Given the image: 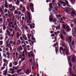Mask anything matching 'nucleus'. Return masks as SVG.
I'll list each match as a JSON object with an SVG mask.
<instances>
[{"label":"nucleus","instance_id":"obj_1","mask_svg":"<svg viewBox=\"0 0 76 76\" xmlns=\"http://www.w3.org/2000/svg\"><path fill=\"white\" fill-rule=\"evenodd\" d=\"M57 19L56 18H50V22H53V23H56L57 22Z\"/></svg>","mask_w":76,"mask_h":76},{"label":"nucleus","instance_id":"obj_2","mask_svg":"<svg viewBox=\"0 0 76 76\" xmlns=\"http://www.w3.org/2000/svg\"><path fill=\"white\" fill-rule=\"evenodd\" d=\"M27 16H28V18L29 19V20H32V15L31 14V13L29 12V11H27Z\"/></svg>","mask_w":76,"mask_h":76},{"label":"nucleus","instance_id":"obj_3","mask_svg":"<svg viewBox=\"0 0 76 76\" xmlns=\"http://www.w3.org/2000/svg\"><path fill=\"white\" fill-rule=\"evenodd\" d=\"M24 50L23 52L22 53V57H24L25 56V53H26V55H27V50L26 48L23 49Z\"/></svg>","mask_w":76,"mask_h":76},{"label":"nucleus","instance_id":"obj_4","mask_svg":"<svg viewBox=\"0 0 76 76\" xmlns=\"http://www.w3.org/2000/svg\"><path fill=\"white\" fill-rule=\"evenodd\" d=\"M72 37L69 36H68L67 39L69 42L71 43V42H72Z\"/></svg>","mask_w":76,"mask_h":76},{"label":"nucleus","instance_id":"obj_5","mask_svg":"<svg viewBox=\"0 0 76 76\" xmlns=\"http://www.w3.org/2000/svg\"><path fill=\"white\" fill-rule=\"evenodd\" d=\"M7 33H5V35L6 36H7V35H8L10 37H11V36L10 35V32L9 30H7L6 31Z\"/></svg>","mask_w":76,"mask_h":76},{"label":"nucleus","instance_id":"obj_6","mask_svg":"<svg viewBox=\"0 0 76 76\" xmlns=\"http://www.w3.org/2000/svg\"><path fill=\"white\" fill-rule=\"evenodd\" d=\"M30 53H31V54H30ZM28 55L29 56V57H31V56L32 57L34 58L35 57V56L33 55V54H32V51H31L30 52H28Z\"/></svg>","mask_w":76,"mask_h":76},{"label":"nucleus","instance_id":"obj_7","mask_svg":"<svg viewBox=\"0 0 76 76\" xmlns=\"http://www.w3.org/2000/svg\"><path fill=\"white\" fill-rule=\"evenodd\" d=\"M53 12L54 11H57L58 10H60V7H55L53 9Z\"/></svg>","mask_w":76,"mask_h":76},{"label":"nucleus","instance_id":"obj_8","mask_svg":"<svg viewBox=\"0 0 76 76\" xmlns=\"http://www.w3.org/2000/svg\"><path fill=\"white\" fill-rule=\"evenodd\" d=\"M16 1V0H14V1L15 2V4H16V5H17L18 6L19 5V4H20V1L19 0H17Z\"/></svg>","mask_w":76,"mask_h":76},{"label":"nucleus","instance_id":"obj_9","mask_svg":"<svg viewBox=\"0 0 76 76\" xmlns=\"http://www.w3.org/2000/svg\"><path fill=\"white\" fill-rule=\"evenodd\" d=\"M21 37L22 36V34H19V32H17V35H16V37L17 38L19 39V37Z\"/></svg>","mask_w":76,"mask_h":76},{"label":"nucleus","instance_id":"obj_10","mask_svg":"<svg viewBox=\"0 0 76 76\" xmlns=\"http://www.w3.org/2000/svg\"><path fill=\"white\" fill-rule=\"evenodd\" d=\"M30 28L31 29H32V28H35V24L34 23H33L32 24H31L30 25Z\"/></svg>","mask_w":76,"mask_h":76},{"label":"nucleus","instance_id":"obj_11","mask_svg":"<svg viewBox=\"0 0 76 76\" xmlns=\"http://www.w3.org/2000/svg\"><path fill=\"white\" fill-rule=\"evenodd\" d=\"M14 21H13V22L12 21H10L9 23H8V26H9V27H10L11 26H12V25L13 24V22Z\"/></svg>","mask_w":76,"mask_h":76},{"label":"nucleus","instance_id":"obj_12","mask_svg":"<svg viewBox=\"0 0 76 76\" xmlns=\"http://www.w3.org/2000/svg\"><path fill=\"white\" fill-rule=\"evenodd\" d=\"M9 44L10 45H11V44H13V45H16V42H13V41L11 40V41H10V43Z\"/></svg>","mask_w":76,"mask_h":76},{"label":"nucleus","instance_id":"obj_13","mask_svg":"<svg viewBox=\"0 0 76 76\" xmlns=\"http://www.w3.org/2000/svg\"><path fill=\"white\" fill-rule=\"evenodd\" d=\"M21 10L22 13H25L26 11V9H25V7H23V10H22V9H21V10Z\"/></svg>","mask_w":76,"mask_h":76},{"label":"nucleus","instance_id":"obj_14","mask_svg":"<svg viewBox=\"0 0 76 76\" xmlns=\"http://www.w3.org/2000/svg\"><path fill=\"white\" fill-rule=\"evenodd\" d=\"M7 58L8 59H9V58H10V60H12V55H11L10 56V55H7Z\"/></svg>","mask_w":76,"mask_h":76},{"label":"nucleus","instance_id":"obj_15","mask_svg":"<svg viewBox=\"0 0 76 76\" xmlns=\"http://www.w3.org/2000/svg\"><path fill=\"white\" fill-rule=\"evenodd\" d=\"M3 74V75H4V76H6L7 74V70H5Z\"/></svg>","mask_w":76,"mask_h":76},{"label":"nucleus","instance_id":"obj_16","mask_svg":"<svg viewBox=\"0 0 76 76\" xmlns=\"http://www.w3.org/2000/svg\"><path fill=\"white\" fill-rule=\"evenodd\" d=\"M20 43H21V41L20 40H18L17 42V45H20Z\"/></svg>","mask_w":76,"mask_h":76},{"label":"nucleus","instance_id":"obj_17","mask_svg":"<svg viewBox=\"0 0 76 76\" xmlns=\"http://www.w3.org/2000/svg\"><path fill=\"white\" fill-rule=\"evenodd\" d=\"M23 38H24L25 39V40L26 41L27 40V38H26V35H22Z\"/></svg>","mask_w":76,"mask_h":76},{"label":"nucleus","instance_id":"obj_18","mask_svg":"<svg viewBox=\"0 0 76 76\" xmlns=\"http://www.w3.org/2000/svg\"><path fill=\"white\" fill-rule=\"evenodd\" d=\"M18 50L19 51H22L23 50V48H22V46L20 45L18 48Z\"/></svg>","mask_w":76,"mask_h":76},{"label":"nucleus","instance_id":"obj_19","mask_svg":"<svg viewBox=\"0 0 76 76\" xmlns=\"http://www.w3.org/2000/svg\"><path fill=\"white\" fill-rule=\"evenodd\" d=\"M65 50H66V54H67L69 52V49L67 48L66 47L65 48Z\"/></svg>","mask_w":76,"mask_h":76},{"label":"nucleus","instance_id":"obj_20","mask_svg":"<svg viewBox=\"0 0 76 76\" xmlns=\"http://www.w3.org/2000/svg\"><path fill=\"white\" fill-rule=\"evenodd\" d=\"M59 50L60 51V52H61V50L62 51H65V49H63V48L61 47H60V48H59Z\"/></svg>","mask_w":76,"mask_h":76},{"label":"nucleus","instance_id":"obj_21","mask_svg":"<svg viewBox=\"0 0 76 76\" xmlns=\"http://www.w3.org/2000/svg\"><path fill=\"white\" fill-rule=\"evenodd\" d=\"M29 4L30 8H31V7H34V4H32V3H29Z\"/></svg>","mask_w":76,"mask_h":76},{"label":"nucleus","instance_id":"obj_22","mask_svg":"<svg viewBox=\"0 0 76 76\" xmlns=\"http://www.w3.org/2000/svg\"><path fill=\"white\" fill-rule=\"evenodd\" d=\"M23 27L25 29H26V30H27L28 29H29V28H28V26H25L24 25H23Z\"/></svg>","mask_w":76,"mask_h":76},{"label":"nucleus","instance_id":"obj_23","mask_svg":"<svg viewBox=\"0 0 76 76\" xmlns=\"http://www.w3.org/2000/svg\"><path fill=\"white\" fill-rule=\"evenodd\" d=\"M27 20L26 21V23H30V22H31V20H29V18H28V19H27Z\"/></svg>","mask_w":76,"mask_h":76},{"label":"nucleus","instance_id":"obj_24","mask_svg":"<svg viewBox=\"0 0 76 76\" xmlns=\"http://www.w3.org/2000/svg\"><path fill=\"white\" fill-rule=\"evenodd\" d=\"M23 5L21 4H20V10H21V9L23 8Z\"/></svg>","mask_w":76,"mask_h":76},{"label":"nucleus","instance_id":"obj_25","mask_svg":"<svg viewBox=\"0 0 76 76\" xmlns=\"http://www.w3.org/2000/svg\"><path fill=\"white\" fill-rule=\"evenodd\" d=\"M3 23V18H0V24H2Z\"/></svg>","mask_w":76,"mask_h":76},{"label":"nucleus","instance_id":"obj_26","mask_svg":"<svg viewBox=\"0 0 76 76\" xmlns=\"http://www.w3.org/2000/svg\"><path fill=\"white\" fill-rule=\"evenodd\" d=\"M3 60L4 63H8V61L6 60V59H4Z\"/></svg>","mask_w":76,"mask_h":76},{"label":"nucleus","instance_id":"obj_27","mask_svg":"<svg viewBox=\"0 0 76 76\" xmlns=\"http://www.w3.org/2000/svg\"><path fill=\"white\" fill-rule=\"evenodd\" d=\"M18 10H15L14 12V15H18Z\"/></svg>","mask_w":76,"mask_h":76},{"label":"nucleus","instance_id":"obj_28","mask_svg":"<svg viewBox=\"0 0 76 76\" xmlns=\"http://www.w3.org/2000/svg\"><path fill=\"white\" fill-rule=\"evenodd\" d=\"M66 29L67 32H69L70 31V27H66Z\"/></svg>","mask_w":76,"mask_h":76},{"label":"nucleus","instance_id":"obj_29","mask_svg":"<svg viewBox=\"0 0 76 76\" xmlns=\"http://www.w3.org/2000/svg\"><path fill=\"white\" fill-rule=\"evenodd\" d=\"M26 74L27 75H29V69H28L27 70V71L26 72Z\"/></svg>","mask_w":76,"mask_h":76},{"label":"nucleus","instance_id":"obj_30","mask_svg":"<svg viewBox=\"0 0 76 76\" xmlns=\"http://www.w3.org/2000/svg\"><path fill=\"white\" fill-rule=\"evenodd\" d=\"M10 46H11V45H10V44H7L6 45V47L8 48H9V47H10Z\"/></svg>","mask_w":76,"mask_h":76},{"label":"nucleus","instance_id":"obj_31","mask_svg":"<svg viewBox=\"0 0 76 76\" xmlns=\"http://www.w3.org/2000/svg\"><path fill=\"white\" fill-rule=\"evenodd\" d=\"M4 6L5 8H7V9H8V5H7V3H6L5 4H4Z\"/></svg>","mask_w":76,"mask_h":76},{"label":"nucleus","instance_id":"obj_32","mask_svg":"<svg viewBox=\"0 0 76 76\" xmlns=\"http://www.w3.org/2000/svg\"><path fill=\"white\" fill-rule=\"evenodd\" d=\"M9 10H8L7 9L5 8L4 10V13H7V12H9Z\"/></svg>","mask_w":76,"mask_h":76},{"label":"nucleus","instance_id":"obj_33","mask_svg":"<svg viewBox=\"0 0 76 76\" xmlns=\"http://www.w3.org/2000/svg\"><path fill=\"white\" fill-rule=\"evenodd\" d=\"M72 14L76 15V12L75 11H73L72 12Z\"/></svg>","mask_w":76,"mask_h":76},{"label":"nucleus","instance_id":"obj_34","mask_svg":"<svg viewBox=\"0 0 76 76\" xmlns=\"http://www.w3.org/2000/svg\"><path fill=\"white\" fill-rule=\"evenodd\" d=\"M60 3H62V4H63V3H64V4L63 5V6H65L66 4L65 3H64V2L60 1Z\"/></svg>","mask_w":76,"mask_h":76},{"label":"nucleus","instance_id":"obj_35","mask_svg":"<svg viewBox=\"0 0 76 76\" xmlns=\"http://www.w3.org/2000/svg\"><path fill=\"white\" fill-rule=\"evenodd\" d=\"M8 16L9 18H11V15L10 14V11H9V10H8Z\"/></svg>","mask_w":76,"mask_h":76},{"label":"nucleus","instance_id":"obj_36","mask_svg":"<svg viewBox=\"0 0 76 76\" xmlns=\"http://www.w3.org/2000/svg\"><path fill=\"white\" fill-rule=\"evenodd\" d=\"M56 16L57 18H61V15H56Z\"/></svg>","mask_w":76,"mask_h":76},{"label":"nucleus","instance_id":"obj_37","mask_svg":"<svg viewBox=\"0 0 76 76\" xmlns=\"http://www.w3.org/2000/svg\"><path fill=\"white\" fill-rule=\"evenodd\" d=\"M13 66V64H12V63H10L9 64L10 67H12Z\"/></svg>","mask_w":76,"mask_h":76},{"label":"nucleus","instance_id":"obj_38","mask_svg":"<svg viewBox=\"0 0 76 76\" xmlns=\"http://www.w3.org/2000/svg\"><path fill=\"white\" fill-rule=\"evenodd\" d=\"M30 8L31 9L32 12H34V9L33 7H31V8Z\"/></svg>","mask_w":76,"mask_h":76},{"label":"nucleus","instance_id":"obj_39","mask_svg":"<svg viewBox=\"0 0 76 76\" xmlns=\"http://www.w3.org/2000/svg\"><path fill=\"white\" fill-rule=\"evenodd\" d=\"M53 15H51L49 16V21H50V19H53Z\"/></svg>","mask_w":76,"mask_h":76},{"label":"nucleus","instance_id":"obj_40","mask_svg":"<svg viewBox=\"0 0 76 76\" xmlns=\"http://www.w3.org/2000/svg\"><path fill=\"white\" fill-rule=\"evenodd\" d=\"M72 61L73 63H75V57H72Z\"/></svg>","mask_w":76,"mask_h":76},{"label":"nucleus","instance_id":"obj_41","mask_svg":"<svg viewBox=\"0 0 76 76\" xmlns=\"http://www.w3.org/2000/svg\"><path fill=\"white\" fill-rule=\"evenodd\" d=\"M59 28H60V23L59 24V26L56 27L57 29H58Z\"/></svg>","mask_w":76,"mask_h":76},{"label":"nucleus","instance_id":"obj_42","mask_svg":"<svg viewBox=\"0 0 76 76\" xmlns=\"http://www.w3.org/2000/svg\"><path fill=\"white\" fill-rule=\"evenodd\" d=\"M49 6H50V7H54V5H52V4L51 3H50L49 4Z\"/></svg>","mask_w":76,"mask_h":76},{"label":"nucleus","instance_id":"obj_43","mask_svg":"<svg viewBox=\"0 0 76 76\" xmlns=\"http://www.w3.org/2000/svg\"><path fill=\"white\" fill-rule=\"evenodd\" d=\"M61 39H62V40H63L64 38H63V36L62 34L61 35Z\"/></svg>","mask_w":76,"mask_h":76},{"label":"nucleus","instance_id":"obj_44","mask_svg":"<svg viewBox=\"0 0 76 76\" xmlns=\"http://www.w3.org/2000/svg\"><path fill=\"white\" fill-rule=\"evenodd\" d=\"M59 33H60V31H57L56 32H55V35H57V34H59Z\"/></svg>","mask_w":76,"mask_h":76},{"label":"nucleus","instance_id":"obj_45","mask_svg":"<svg viewBox=\"0 0 76 76\" xmlns=\"http://www.w3.org/2000/svg\"><path fill=\"white\" fill-rule=\"evenodd\" d=\"M22 70L21 69H18L17 70V73H19V72H21Z\"/></svg>","mask_w":76,"mask_h":76},{"label":"nucleus","instance_id":"obj_46","mask_svg":"<svg viewBox=\"0 0 76 76\" xmlns=\"http://www.w3.org/2000/svg\"><path fill=\"white\" fill-rule=\"evenodd\" d=\"M3 56L4 57V58H7V55L5 54H4L3 55Z\"/></svg>","mask_w":76,"mask_h":76},{"label":"nucleus","instance_id":"obj_47","mask_svg":"<svg viewBox=\"0 0 76 76\" xmlns=\"http://www.w3.org/2000/svg\"><path fill=\"white\" fill-rule=\"evenodd\" d=\"M74 44H75V41H74V40H73L72 41V42L71 43V45H73Z\"/></svg>","mask_w":76,"mask_h":76},{"label":"nucleus","instance_id":"obj_48","mask_svg":"<svg viewBox=\"0 0 76 76\" xmlns=\"http://www.w3.org/2000/svg\"><path fill=\"white\" fill-rule=\"evenodd\" d=\"M9 31L10 32H12V31H13V28H10L9 29Z\"/></svg>","mask_w":76,"mask_h":76},{"label":"nucleus","instance_id":"obj_49","mask_svg":"<svg viewBox=\"0 0 76 76\" xmlns=\"http://www.w3.org/2000/svg\"><path fill=\"white\" fill-rule=\"evenodd\" d=\"M0 12H1V13L3 12V10H2V8H1V7L0 8Z\"/></svg>","mask_w":76,"mask_h":76},{"label":"nucleus","instance_id":"obj_50","mask_svg":"<svg viewBox=\"0 0 76 76\" xmlns=\"http://www.w3.org/2000/svg\"><path fill=\"white\" fill-rule=\"evenodd\" d=\"M62 32L64 35H66V33L65 32V31H64V30H62Z\"/></svg>","mask_w":76,"mask_h":76},{"label":"nucleus","instance_id":"obj_51","mask_svg":"<svg viewBox=\"0 0 76 76\" xmlns=\"http://www.w3.org/2000/svg\"><path fill=\"white\" fill-rule=\"evenodd\" d=\"M6 54L7 55H10L11 54L9 52V51H8L7 52V53H6Z\"/></svg>","mask_w":76,"mask_h":76},{"label":"nucleus","instance_id":"obj_52","mask_svg":"<svg viewBox=\"0 0 76 76\" xmlns=\"http://www.w3.org/2000/svg\"><path fill=\"white\" fill-rule=\"evenodd\" d=\"M5 68H6L5 67H2L1 68V70H4V69Z\"/></svg>","mask_w":76,"mask_h":76},{"label":"nucleus","instance_id":"obj_53","mask_svg":"<svg viewBox=\"0 0 76 76\" xmlns=\"http://www.w3.org/2000/svg\"><path fill=\"white\" fill-rule=\"evenodd\" d=\"M33 40V41H34V42H35V39L34 37H32L31 38Z\"/></svg>","mask_w":76,"mask_h":76},{"label":"nucleus","instance_id":"obj_54","mask_svg":"<svg viewBox=\"0 0 76 76\" xmlns=\"http://www.w3.org/2000/svg\"><path fill=\"white\" fill-rule=\"evenodd\" d=\"M10 11L11 12H13V11L15 10H14L12 8L10 9Z\"/></svg>","mask_w":76,"mask_h":76},{"label":"nucleus","instance_id":"obj_55","mask_svg":"<svg viewBox=\"0 0 76 76\" xmlns=\"http://www.w3.org/2000/svg\"><path fill=\"white\" fill-rule=\"evenodd\" d=\"M0 43L1 44L0 45H3V41H0Z\"/></svg>","mask_w":76,"mask_h":76},{"label":"nucleus","instance_id":"obj_56","mask_svg":"<svg viewBox=\"0 0 76 76\" xmlns=\"http://www.w3.org/2000/svg\"><path fill=\"white\" fill-rule=\"evenodd\" d=\"M25 60V58L23 57V58H22L21 60V61H24V60Z\"/></svg>","mask_w":76,"mask_h":76},{"label":"nucleus","instance_id":"obj_57","mask_svg":"<svg viewBox=\"0 0 76 76\" xmlns=\"http://www.w3.org/2000/svg\"><path fill=\"white\" fill-rule=\"evenodd\" d=\"M23 37H20V39L21 40V41H23Z\"/></svg>","mask_w":76,"mask_h":76},{"label":"nucleus","instance_id":"obj_58","mask_svg":"<svg viewBox=\"0 0 76 76\" xmlns=\"http://www.w3.org/2000/svg\"><path fill=\"white\" fill-rule=\"evenodd\" d=\"M12 9L14 10L16 9V7L15 6H13L12 7Z\"/></svg>","mask_w":76,"mask_h":76},{"label":"nucleus","instance_id":"obj_59","mask_svg":"<svg viewBox=\"0 0 76 76\" xmlns=\"http://www.w3.org/2000/svg\"><path fill=\"white\" fill-rule=\"evenodd\" d=\"M12 4H11L10 5H9V8H10V9H11V8H12Z\"/></svg>","mask_w":76,"mask_h":76},{"label":"nucleus","instance_id":"obj_60","mask_svg":"<svg viewBox=\"0 0 76 76\" xmlns=\"http://www.w3.org/2000/svg\"><path fill=\"white\" fill-rule=\"evenodd\" d=\"M15 26H13V25H12L10 27V28H12L13 29H14V27H15Z\"/></svg>","mask_w":76,"mask_h":76},{"label":"nucleus","instance_id":"obj_61","mask_svg":"<svg viewBox=\"0 0 76 76\" xmlns=\"http://www.w3.org/2000/svg\"><path fill=\"white\" fill-rule=\"evenodd\" d=\"M15 66H16V65H17L18 64V61H15Z\"/></svg>","mask_w":76,"mask_h":76},{"label":"nucleus","instance_id":"obj_62","mask_svg":"<svg viewBox=\"0 0 76 76\" xmlns=\"http://www.w3.org/2000/svg\"><path fill=\"white\" fill-rule=\"evenodd\" d=\"M18 67H19V66H17V67H16L15 68V70H17V69H18Z\"/></svg>","mask_w":76,"mask_h":76},{"label":"nucleus","instance_id":"obj_63","mask_svg":"<svg viewBox=\"0 0 76 76\" xmlns=\"http://www.w3.org/2000/svg\"><path fill=\"white\" fill-rule=\"evenodd\" d=\"M15 16H12V21L13 22H14V19H15Z\"/></svg>","mask_w":76,"mask_h":76},{"label":"nucleus","instance_id":"obj_64","mask_svg":"<svg viewBox=\"0 0 76 76\" xmlns=\"http://www.w3.org/2000/svg\"><path fill=\"white\" fill-rule=\"evenodd\" d=\"M18 53L17 52H15V56H18Z\"/></svg>","mask_w":76,"mask_h":76}]
</instances>
